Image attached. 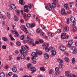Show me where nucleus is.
I'll return each instance as SVG.
<instances>
[{"label": "nucleus", "mask_w": 77, "mask_h": 77, "mask_svg": "<svg viewBox=\"0 0 77 77\" xmlns=\"http://www.w3.org/2000/svg\"><path fill=\"white\" fill-rule=\"evenodd\" d=\"M2 48L3 49H5L6 48V45H3L2 46Z\"/></svg>", "instance_id": "nucleus-48"}, {"label": "nucleus", "mask_w": 77, "mask_h": 77, "mask_svg": "<svg viewBox=\"0 0 77 77\" xmlns=\"http://www.w3.org/2000/svg\"><path fill=\"white\" fill-rule=\"evenodd\" d=\"M54 50V48L53 47H50L49 48V51H53Z\"/></svg>", "instance_id": "nucleus-22"}, {"label": "nucleus", "mask_w": 77, "mask_h": 77, "mask_svg": "<svg viewBox=\"0 0 77 77\" xmlns=\"http://www.w3.org/2000/svg\"><path fill=\"white\" fill-rule=\"evenodd\" d=\"M77 53V50H76V49L73 50V51H72L73 54H76Z\"/></svg>", "instance_id": "nucleus-34"}, {"label": "nucleus", "mask_w": 77, "mask_h": 77, "mask_svg": "<svg viewBox=\"0 0 77 77\" xmlns=\"http://www.w3.org/2000/svg\"><path fill=\"white\" fill-rule=\"evenodd\" d=\"M56 51H54L52 53V55H53V56H54L55 55H56Z\"/></svg>", "instance_id": "nucleus-40"}, {"label": "nucleus", "mask_w": 77, "mask_h": 77, "mask_svg": "<svg viewBox=\"0 0 77 77\" xmlns=\"http://www.w3.org/2000/svg\"><path fill=\"white\" fill-rule=\"evenodd\" d=\"M60 49L61 51H63L66 50V48L63 46H60Z\"/></svg>", "instance_id": "nucleus-7"}, {"label": "nucleus", "mask_w": 77, "mask_h": 77, "mask_svg": "<svg viewBox=\"0 0 77 77\" xmlns=\"http://www.w3.org/2000/svg\"><path fill=\"white\" fill-rule=\"evenodd\" d=\"M15 11L16 12L17 14V15H19V14H20V11L17 10H15Z\"/></svg>", "instance_id": "nucleus-29"}, {"label": "nucleus", "mask_w": 77, "mask_h": 77, "mask_svg": "<svg viewBox=\"0 0 77 77\" xmlns=\"http://www.w3.org/2000/svg\"><path fill=\"white\" fill-rule=\"evenodd\" d=\"M24 10H23L24 12H25L26 13H29V11L28 9V5H26L24 6Z\"/></svg>", "instance_id": "nucleus-3"}, {"label": "nucleus", "mask_w": 77, "mask_h": 77, "mask_svg": "<svg viewBox=\"0 0 77 77\" xmlns=\"http://www.w3.org/2000/svg\"><path fill=\"white\" fill-rule=\"evenodd\" d=\"M12 59V55H10L9 58V60H11Z\"/></svg>", "instance_id": "nucleus-55"}, {"label": "nucleus", "mask_w": 77, "mask_h": 77, "mask_svg": "<svg viewBox=\"0 0 77 77\" xmlns=\"http://www.w3.org/2000/svg\"><path fill=\"white\" fill-rule=\"evenodd\" d=\"M42 32V29L40 28H38L36 30V32L37 33H41Z\"/></svg>", "instance_id": "nucleus-13"}, {"label": "nucleus", "mask_w": 77, "mask_h": 77, "mask_svg": "<svg viewBox=\"0 0 77 77\" xmlns=\"http://www.w3.org/2000/svg\"><path fill=\"white\" fill-rule=\"evenodd\" d=\"M77 29L76 27H74L73 29V32H75L76 30H77Z\"/></svg>", "instance_id": "nucleus-46"}, {"label": "nucleus", "mask_w": 77, "mask_h": 77, "mask_svg": "<svg viewBox=\"0 0 77 77\" xmlns=\"http://www.w3.org/2000/svg\"><path fill=\"white\" fill-rule=\"evenodd\" d=\"M25 47L26 48L25 50L26 51L29 50V47L27 45H25Z\"/></svg>", "instance_id": "nucleus-53"}, {"label": "nucleus", "mask_w": 77, "mask_h": 77, "mask_svg": "<svg viewBox=\"0 0 77 77\" xmlns=\"http://www.w3.org/2000/svg\"><path fill=\"white\" fill-rule=\"evenodd\" d=\"M23 43H24V44L27 43V40H24L23 41Z\"/></svg>", "instance_id": "nucleus-60"}, {"label": "nucleus", "mask_w": 77, "mask_h": 77, "mask_svg": "<svg viewBox=\"0 0 77 77\" xmlns=\"http://www.w3.org/2000/svg\"><path fill=\"white\" fill-rule=\"evenodd\" d=\"M32 66V64H31L30 63H29L27 65V68L29 69V68H30V66Z\"/></svg>", "instance_id": "nucleus-42"}, {"label": "nucleus", "mask_w": 77, "mask_h": 77, "mask_svg": "<svg viewBox=\"0 0 77 77\" xmlns=\"http://www.w3.org/2000/svg\"><path fill=\"white\" fill-rule=\"evenodd\" d=\"M24 35H22L20 37V39H24Z\"/></svg>", "instance_id": "nucleus-56"}, {"label": "nucleus", "mask_w": 77, "mask_h": 77, "mask_svg": "<svg viewBox=\"0 0 77 77\" xmlns=\"http://www.w3.org/2000/svg\"><path fill=\"white\" fill-rule=\"evenodd\" d=\"M52 72H53V69H51L49 72V73L50 74H51Z\"/></svg>", "instance_id": "nucleus-45"}, {"label": "nucleus", "mask_w": 77, "mask_h": 77, "mask_svg": "<svg viewBox=\"0 0 77 77\" xmlns=\"http://www.w3.org/2000/svg\"><path fill=\"white\" fill-rule=\"evenodd\" d=\"M57 32L59 33H60L61 32V30L60 29H58L57 31Z\"/></svg>", "instance_id": "nucleus-50"}, {"label": "nucleus", "mask_w": 77, "mask_h": 77, "mask_svg": "<svg viewBox=\"0 0 77 77\" xmlns=\"http://www.w3.org/2000/svg\"><path fill=\"white\" fill-rule=\"evenodd\" d=\"M38 42L39 44H42L44 42V40L42 39L38 41Z\"/></svg>", "instance_id": "nucleus-33"}, {"label": "nucleus", "mask_w": 77, "mask_h": 77, "mask_svg": "<svg viewBox=\"0 0 77 77\" xmlns=\"http://www.w3.org/2000/svg\"><path fill=\"white\" fill-rule=\"evenodd\" d=\"M23 2V0H20L19 3L20 4H21Z\"/></svg>", "instance_id": "nucleus-54"}, {"label": "nucleus", "mask_w": 77, "mask_h": 77, "mask_svg": "<svg viewBox=\"0 0 77 77\" xmlns=\"http://www.w3.org/2000/svg\"><path fill=\"white\" fill-rule=\"evenodd\" d=\"M70 48L72 50H76L75 46H72Z\"/></svg>", "instance_id": "nucleus-25"}, {"label": "nucleus", "mask_w": 77, "mask_h": 77, "mask_svg": "<svg viewBox=\"0 0 77 77\" xmlns=\"http://www.w3.org/2000/svg\"><path fill=\"white\" fill-rule=\"evenodd\" d=\"M16 44L18 45H19V46L21 45V43L19 41L17 42H16Z\"/></svg>", "instance_id": "nucleus-41"}, {"label": "nucleus", "mask_w": 77, "mask_h": 77, "mask_svg": "<svg viewBox=\"0 0 77 77\" xmlns=\"http://www.w3.org/2000/svg\"><path fill=\"white\" fill-rule=\"evenodd\" d=\"M66 37V33H64L62 34L61 35V38H62V39H65Z\"/></svg>", "instance_id": "nucleus-6"}, {"label": "nucleus", "mask_w": 77, "mask_h": 77, "mask_svg": "<svg viewBox=\"0 0 77 77\" xmlns=\"http://www.w3.org/2000/svg\"><path fill=\"white\" fill-rule=\"evenodd\" d=\"M28 6L29 9H31L32 8V5L31 4H28Z\"/></svg>", "instance_id": "nucleus-27"}, {"label": "nucleus", "mask_w": 77, "mask_h": 77, "mask_svg": "<svg viewBox=\"0 0 77 77\" xmlns=\"http://www.w3.org/2000/svg\"><path fill=\"white\" fill-rule=\"evenodd\" d=\"M5 76L4 73L2 72L0 73V77H5Z\"/></svg>", "instance_id": "nucleus-21"}, {"label": "nucleus", "mask_w": 77, "mask_h": 77, "mask_svg": "<svg viewBox=\"0 0 77 77\" xmlns=\"http://www.w3.org/2000/svg\"><path fill=\"white\" fill-rule=\"evenodd\" d=\"M59 67L61 69H62L64 68V66L62 64H60L59 65Z\"/></svg>", "instance_id": "nucleus-15"}, {"label": "nucleus", "mask_w": 77, "mask_h": 77, "mask_svg": "<svg viewBox=\"0 0 77 77\" xmlns=\"http://www.w3.org/2000/svg\"><path fill=\"white\" fill-rule=\"evenodd\" d=\"M31 55L33 57H37V55L36 54V53L35 52H32L31 54Z\"/></svg>", "instance_id": "nucleus-18"}, {"label": "nucleus", "mask_w": 77, "mask_h": 77, "mask_svg": "<svg viewBox=\"0 0 77 77\" xmlns=\"http://www.w3.org/2000/svg\"><path fill=\"white\" fill-rule=\"evenodd\" d=\"M56 4L55 3H54L52 4L51 7H50V8L51 10L53 11L54 10V8H56Z\"/></svg>", "instance_id": "nucleus-5"}, {"label": "nucleus", "mask_w": 77, "mask_h": 77, "mask_svg": "<svg viewBox=\"0 0 77 77\" xmlns=\"http://www.w3.org/2000/svg\"><path fill=\"white\" fill-rule=\"evenodd\" d=\"M44 56L46 59H47L49 58V55H48V54H45L44 55Z\"/></svg>", "instance_id": "nucleus-16"}, {"label": "nucleus", "mask_w": 77, "mask_h": 77, "mask_svg": "<svg viewBox=\"0 0 77 77\" xmlns=\"http://www.w3.org/2000/svg\"><path fill=\"white\" fill-rule=\"evenodd\" d=\"M64 6L66 7V9H69V7H68V4H66L64 5Z\"/></svg>", "instance_id": "nucleus-23"}, {"label": "nucleus", "mask_w": 77, "mask_h": 77, "mask_svg": "<svg viewBox=\"0 0 77 77\" xmlns=\"http://www.w3.org/2000/svg\"><path fill=\"white\" fill-rule=\"evenodd\" d=\"M25 57H26L24 56V55H21L20 56V58L21 59H24V58H25Z\"/></svg>", "instance_id": "nucleus-43"}, {"label": "nucleus", "mask_w": 77, "mask_h": 77, "mask_svg": "<svg viewBox=\"0 0 77 77\" xmlns=\"http://www.w3.org/2000/svg\"><path fill=\"white\" fill-rule=\"evenodd\" d=\"M55 70L56 71H59V68L57 67L55 68Z\"/></svg>", "instance_id": "nucleus-52"}, {"label": "nucleus", "mask_w": 77, "mask_h": 77, "mask_svg": "<svg viewBox=\"0 0 77 77\" xmlns=\"http://www.w3.org/2000/svg\"><path fill=\"white\" fill-rule=\"evenodd\" d=\"M30 26V24L29 23H27L26 24V26L27 27H29V26Z\"/></svg>", "instance_id": "nucleus-61"}, {"label": "nucleus", "mask_w": 77, "mask_h": 77, "mask_svg": "<svg viewBox=\"0 0 77 77\" xmlns=\"http://www.w3.org/2000/svg\"><path fill=\"white\" fill-rule=\"evenodd\" d=\"M40 69L42 71H45V68L44 67H42L40 68Z\"/></svg>", "instance_id": "nucleus-36"}, {"label": "nucleus", "mask_w": 77, "mask_h": 77, "mask_svg": "<svg viewBox=\"0 0 77 77\" xmlns=\"http://www.w3.org/2000/svg\"><path fill=\"white\" fill-rule=\"evenodd\" d=\"M18 36H19V34H18V33L17 32L14 35V36L16 38H17V37H18Z\"/></svg>", "instance_id": "nucleus-35"}, {"label": "nucleus", "mask_w": 77, "mask_h": 77, "mask_svg": "<svg viewBox=\"0 0 77 77\" xmlns=\"http://www.w3.org/2000/svg\"><path fill=\"white\" fill-rule=\"evenodd\" d=\"M31 71L32 72H35L36 71V68L33 67H32L30 68Z\"/></svg>", "instance_id": "nucleus-11"}, {"label": "nucleus", "mask_w": 77, "mask_h": 77, "mask_svg": "<svg viewBox=\"0 0 77 77\" xmlns=\"http://www.w3.org/2000/svg\"><path fill=\"white\" fill-rule=\"evenodd\" d=\"M58 62L59 63H63V60L60 58L58 59Z\"/></svg>", "instance_id": "nucleus-20"}, {"label": "nucleus", "mask_w": 77, "mask_h": 77, "mask_svg": "<svg viewBox=\"0 0 77 77\" xmlns=\"http://www.w3.org/2000/svg\"><path fill=\"white\" fill-rule=\"evenodd\" d=\"M9 37L11 39H14L12 36H11V35H8Z\"/></svg>", "instance_id": "nucleus-57"}, {"label": "nucleus", "mask_w": 77, "mask_h": 77, "mask_svg": "<svg viewBox=\"0 0 77 77\" xmlns=\"http://www.w3.org/2000/svg\"><path fill=\"white\" fill-rule=\"evenodd\" d=\"M65 73L66 74V75L67 76V77H69V71H66L65 72Z\"/></svg>", "instance_id": "nucleus-17"}, {"label": "nucleus", "mask_w": 77, "mask_h": 77, "mask_svg": "<svg viewBox=\"0 0 77 77\" xmlns=\"http://www.w3.org/2000/svg\"><path fill=\"white\" fill-rule=\"evenodd\" d=\"M36 54L38 55H41L42 54V51H37L36 52Z\"/></svg>", "instance_id": "nucleus-10"}, {"label": "nucleus", "mask_w": 77, "mask_h": 77, "mask_svg": "<svg viewBox=\"0 0 77 77\" xmlns=\"http://www.w3.org/2000/svg\"><path fill=\"white\" fill-rule=\"evenodd\" d=\"M21 49H22V50H26V48H25V47L24 46H22L21 47Z\"/></svg>", "instance_id": "nucleus-47"}, {"label": "nucleus", "mask_w": 77, "mask_h": 77, "mask_svg": "<svg viewBox=\"0 0 77 77\" xmlns=\"http://www.w3.org/2000/svg\"><path fill=\"white\" fill-rule=\"evenodd\" d=\"M32 60H35L36 59V58H35V57H32Z\"/></svg>", "instance_id": "nucleus-58"}, {"label": "nucleus", "mask_w": 77, "mask_h": 77, "mask_svg": "<svg viewBox=\"0 0 77 77\" xmlns=\"http://www.w3.org/2000/svg\"><path fill=\"white\" fill-rule=\"evenodd\" d=\"M10 5V7L9 8V10L11 11L12 9H14V10L16 9V7L14 4H11Z\"/></svg>", "instance_id": "nucleus-2"}, {"label": "nucleus", "mask_w": 77, "mask_h": 77, "mask_svg": "<svg viewBox=\"0 0 77 77\" xmlns=\"http://www.w3.org/2000/svg\"><path fill=\"white\" fill-rule=\"evenodd\" d=\"M14 19L15 21H18V18L16 16H14Z\"/></svg>", "instance_id": "nucleus-12"}, {"label": "nucleus", "mask_w": 77, "mask_h": 77, "mask_svg": "<svg viewBox=\"0 0 77 77\" xmlns=\"http://www.w3.org/2000/svg\"><path fill=\"white\" fill-rule=\"evenodd\" d=\"M65 60L66 62H69V59L67 57H66L65 58Z\"/></svg>", "instance_id": "nucleus-39"}, {"label": "nucleus", "mask_w": 77, "mask_h": 77, "mask_svg": "<svg viewBox=\"0 0 77 77\" xmlns=\"http://www.w3.org/2000/svg\"><path fill=\"white\" fill-rule=\"evenodd\" d=\"M73 42H74V41H73V40H71L69 41L68 42V44H70L71 45V44H72V43H73Z\"/></svg>", "instance_id": "nucleus-26"}, {"label": "nucleus", "mask_w": 77, "mask_h": 77, "mask_svg": "<svg viewBox=\"0 0 77 77\" xmlns=\"http://www.w3.org/2000/svg\"><path fill=\"white\" fill-rule=\"evenodd\" d=\"M45 50L46 51H47V52L49 51H50L49 48L48 47L45 48Z\"/></svg>", "instance_id": "nucleus-44"}, {"label": "nucleus", "mask_w": 77, "mask_h": 77, "mask_svg": "<svg viewBox=\"0 0 77 77\" xmlns=\"http://www.w3.org/2000/svg\"><path fill=\"white\" fill-rule=\"evenodd\" d=\"M12 70L13 72H16L17 70V67H16V66H14L13 67L12 69Z\"/></svg>", "instance_id": "nucleus-8"}, {"label": "nucleus", "mask_w": 77, "mask_h": 77, "mask_svg": "<svg viewBox=\"0 0 77 77\" xmlns=\"http://www.w3.org/2000/svg\"><path fill=\"white\" fill-rule=\"evenodd\" d=\"M68 77H76L75 75H74V74H70L69 75V76Z\"/></svg>", "instance_id": "nucleus-30"}, {"label": "nucleus", "mask_w": 77, "mask_h": 77, "mask_svg": "<svg viewBox=\"0 0 77 77\" xmlns=\"http://www.w3.org/2000/svg\"><path fill=\"white\" fill-rule=\"evenodd\" d=\"M7 15L8 19H10V18H11V14H10L7 12Z\"/></svg>", "instance_id": "nucleus-32"}, {"label": "nucleus", "mask_w": 77, "mask_h": 77, "mask_svg": "<svg viewBox=\"0 0 77 77\" xmlns=\"http://www.w3.org/2000/svg\"><path fill=\"white\" fill-rule=\"evenodd\" d=\"M35 26V24L32 23L31 24V25L30 26V27L31 28H33V27H34Z\"/></svg>", "instance_id": "nucleus-24"}, {"label": "nucleus", "mask_w": 77, "mask_h": 77, "mask_svg": "<svg viewBox=\"0 0 77 77\" xmlns=\"http://www.w3.org/2000/svg\"><path fill=\"white\" fill-rule=\"evenodd\" d=\"M12 72H10L8 73V75L10 76L12 75Z\"/></svg>", "instance_id": "nucleus-51"}, {"label": "nucleus", "mask_w": 77, "mask_h": 77, "mask_svg": "<svg viewBox=\"0 0 77 77\" xmlns=\"http://www.w3.org/2000/svg\"><path fill=\"white\" fill-rule=\"evenodd\" d=\"M20 23H24V20H23V19H21L20 20Z\"/></svg>", "instance_id": "nucleus-63"}, {"label": "nucleus", "mask_w": 77, "mask_h": 77, "mask_svg": "<svg viewBox=\"0 0 77 77\" xmlns=\"http://www.w3.org/2000/svg\"><path fill=\"white\" fill-rule=\"evenodd\" d=\"M75 62V58H73L72 59V63L74 64Z\"/></svg>", "instance_id": "nucleus-38"}, {"label": "nucleus", "mask_w": 77, "mask_h": 77, "mask_svg": "<svg viewBox=\"0 0 77 77\" xmlns=\"http://www.w3.org/2000/svg\"><path fill=\"white\" fill-rule=\"evenodd\" d=\"M61 12L62 15H63V14L66 15V12H65V9L63 8L62 9Z\"/></svg>", "instance_id": "nucleus-9"}, {"label": "nucleus", "mask_w": 77, "mask_h": 77, "mask_svg": "<svg viewBox=\"0 0 77 77\" xmlns=\"http://www.w3.org/2000/svg\"><path fill=\"white\" fill-rule=\"evenodd\" d=\"M48 35L49 36H54V34H52L50 32L48 33Z\"/></svg>", "instance_id": "nucleus-28"}, {"label": "nucleus", "mask_w": 77, "mask_h": 77, "mask_svg": "<svg viewBox=\"0 0 77 77\" xmlns=\"http://www.w3.org/2000/svg\"><path fill=\"white\" fill-rule=\"evenodd\" d=\"M69 30V27H65L63 29V31L64 32H65V31H68Z\"/></svg>", "instance_id": "nucleus-14"}, {"label": "nucleus", "mask_w": 77, "mask_h": 77, "mask_svg": "<svg viewBox=\"0 0 77 77\" xmlns=\"http://www.w3.org/2000/svg\"><path fill=\"white\" fill-rule=\"evenodd\" d=\"M45 8L47 10H48V11H50V9H49V7H48V6H45Z\"/></svg>", "instance_id": "nucleus-59"}, {"label": "nucleus", "mask_w": 77, "mask_h": 77, "mask_svg": "<svg viewBox=\"0 0 77 77\" xmlns=\"http://www.w3.org/2000/svg\"><path fill=\"white\" fill-rule=\"evenodd\" d=\"M20 54H23L24 53V52L22 50H20Z\"/></svg>", "instance_id": "nucleus-49"}, {"label": "nucleus", "mask_w": 77, "mask_h": 77, "mask_svg": "<svg viewBox=\"0 0 77 77\" xmlns=\"http://www.w3.org/2000/svg\"><path fill=\"white\" fill-rule=\"evenodd\" d=\"M75 19L73 17H72L70 18V20L72 23H73V24L72 25V26H74L75 25H76V22L75 21Z\"/></svg>", "instance_id": "nucleus-1"}, {"label": "nucleus", "mask_w": 77, "mask_h": 77, "mask_svg": "<svg viewBox=\"0 0 77 77\" xmlns=\"http://www.w3.org/2000/svg\"><path fill=\"white\" fill-rule=\"evenodd\" d=\"M42 47H46V44L45 43H43L42 45Z\"/></svg>", "instance_id": "nucleus-64"}, {"label": "nucleus", "mask_w": 77, "mask_h": 77, "mask_svg": "<svg viewBox=\"0 0 77 77\" xmlns=\"http://www.w3.org/2000/svg\"><path fill=\"white\" fill-rule=\"evenodd\" d=\"M74 2H69V5H73V4H74Z\"/></svg>", "instance_id": "nucleus-62"}, {"label": "nucleus", "mask_w": 77, "mask_h": 77, "mask_svg": "<svg viewBox=\"0 0 77 77\" xmlns=\"http://www.w3.org/2000/svg\"><path fill=\"white\" fill-rule=\"evenodd\" d=\"M11 32L12 33H14V34H16V33L18 32H17L16 30H11Z\"/></svg>", "instance_id": "nucleus-19"}, {"label": "nucleus", "mask_w": 77, "mask_h": 77, "mask_svg": "<svg viewBox=\"0 0 77 77\" xmlns=\"http://www.w3.org/2000/svg\"><path fill=\"white\" fill-rule=\"evenodd\" d=\"M23 55L24 56H26L27 55V51H25L24 52H23Z\"/></svg>", "instance_id": "nucleus-31"}, {"label": "nucleus", "mask_w": 77, "mask_h": 77, "mask_svg": "<svg viewBox=\"0 0 77 77\" xmlns=\"http://www.w3.org/2000/svg\"><path fill=\"white\" fill-rule=\"evenodd\" d=\"M66 23L68 24H69V18H67L66 19Z\"/></svg>", "instance_id": "nucleus-37"}, {"label": "nucleus", "mask_w": 77, "mask_h": 77, "mask_svg": "<svg viewBox=\"0 0 77 77\" xmlns=\"http://www.w3.org/2000/svg\"><path fill=\"white\" fill-rule=\"evenodd\" d=\"M27 40L28 42V43L29 45L32 44L34 42V40L32 39H27Z\"/></svg>", "instance_id": "nucleus-4"}]
</instances>
